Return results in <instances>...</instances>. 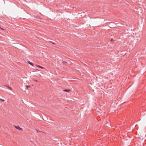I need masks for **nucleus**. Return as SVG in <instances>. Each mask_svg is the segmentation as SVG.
I'll list each match as a JSON object with an SVG mask.
<instances>
[{
	"instance_id": "f257e3e1",
	"label": "nucleus",
	"mask_w": 146,
	"mask_h": 146,
	"mask_svg": "<svg viewBox=\"0 0 146 146\" xmlns=\"http://www.w3.org/2000/svg\"><path fill=\"white\" fill-rule=\"evenodd\" d=\"M15 127L17 129H19V130H22V129L19 126H15Z\"/></svg>"
},
{
	"instance_id": "39448f33",
	"label": "nucleus",
	"mask_w": 146,
	"mask_h": 146,
	"mask_svg": "<svg viewBox=\"0 0 146 146\" xmlns=\"http://www.w3.org/2000/svg\"><path fill=\"white\" fill-rule=\"evenodd\" d=\"M26 88H27V89H28L30 87V86H28V85H27L26 86Z\"/></svg>"
},
{
	"instance_id": "7ed1b4c3",
	"label": "nucleus",
	"mask_w": 146,
	"mask_h": 146,
	"mask_svg": "<svg viewBox=\"0 0 146 146\" xmlns=\"http://www.w3.org/2000/svg\"><path fill=\"white\" fill-rule=\"evenodd\" d=\"M28 63L31 65H32V66L33 65V64L32 62H31L29 61H28Z\"/></svg>"
},
{
	"instance_id": "20e7f679",
	"label": "nucleus",
	"mask_w": 146,
	"mask_h": 146,
	"mask_svg": "<svg viewBox=\"0 0 146 146\" xmlns=\"http://www.w3.org/2000/svg\"><path fill=\"white\" fill-rule=\"evenodd\" d=\"M70 91V90H64V91L66 92H69Z\"/></svg>"
},
{
	"instance_id": "f03ea898",
	"label": "nucleus",
	"mask_w": 146,
	"mask_h": 146,
	"mask_svg": "<svg viewBox=\"0 0 146 146\" xmlns=\"http://www.w3.org/2000/svg\"><path fill=\"white\" fill-rule=\"evenodd\" d=\"M36 66L37 67H39V68H42V69L44 68H43V67H42V66H39V65H36Z\"/></svg>"
},
{
	"instance_id": "423d86ee",
	"label": "nucleus",
	"mask_w": 146,
	"mask_h": 146,
	"mask_svg": "<svg viewBox=\"0 0 146 146\" xmlns=\"http://www.w3.org/2000/svg\"><path fill=\"white\" fill-rule=\"evenodd\" d=\"M0 100L3 102H4L5 101L4 100L1 99H0Z\"/></svg>"
},
{
	"instance_id": "0eeeda50",
	"label": "nucleus",
	"mask_w": 146,
	"mask_h": 146,
	"mask_svg": "<svg viewBox=\"0 0 146 146\" xmlns=\"http://www.w3.org/2000/svg\"><path fill=\"white\" fill-rule=\"evenodd\" d=\"M51 42L52 43V44H55V43L54 42Z\"/></svg>"
},
{
	"instance_id": "6e6552de",
	"label": "nucleus",
	"mask_w": 146,
	"mask_h": 146,
	"mask_svg": "<svg viewBox=\"0 0 146 146\" xmlns=\"http://www.w3.org/2000/svg\"><path fill=\"white\" fill-rule=\"evenodd\" d=\"M35 70L36 71H39V70H38V69H36V70Z\"/></svg>"
}]
</instances>
